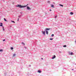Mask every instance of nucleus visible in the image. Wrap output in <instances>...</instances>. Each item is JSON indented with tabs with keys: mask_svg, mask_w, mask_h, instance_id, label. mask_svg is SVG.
Here are the masks:
<instances>
[{
	"mask_svg": "<svg viewBox=\"0 0 76 76\" xmlns=\"http://www.w3.org/2000/svg\"><path fill=\"white\" fill-rule=\"evenodd\" d=\"M27 6H28V5L25 6H22L21 5H18L16 6V7H19L20 8H23L25 7H26Z\"/></svg>",
	"mask_w": 76,
	"mask_h": 76,
	"instance_id": "nucleus-1",
	"label": "nucleus"
},
{
	"mask_svg": "<svg viewBox=\"0 0 76 76\" xmlns=\"http://www.w3.org/2000/svg\"><path fill=\"white\" fill-rule=\"evenodd\" d=\"M0 24L1 25H0V26H2V29H3V31H4L5 30L4 29V26H3V23H0Z\"/></svg>",
	"mask_w": 76,
	"mask_h": 76,
	"instance_id": "nucleus-2",
	"label": "nucleus"
},
{
	"mask_svg": "<svg viewBox=\"0 0 76 76\" xmlns=\"http://www.w3.org/2000/svg\"><path fill=\"white\" fill-rule=\"evenodd\" d=\"M27 10H31V8H30V7H29L28 6L27 7Z\"/></svg>",
	"mask_w": 76,
	"mask_h": 76,
	"instance_id": "nucleus-3",
	"label": "nucleus"
},
{
	"mask_svg": "<svg viewBox=\"0 0 76 76\" xmlns=\"http://www.w3.org/2000/svg\"><path fill=\"white\" fill-rule=\"evenodd\" d=\"M42 34H43L44 35H45V31H42Z\"/></svg>",
	"mask_w": 76,
	"mask_h": 76,
	"instance_id": "nucleus-4",
	"label": "nucleus"
},
{
	"mask_svg": "<svg viewBox=\"0 0 76 76\" xmlns=\"http://www.w3.org/2000/svg\"><path fill=\"white\" fill-rule=\"evenodd\" d=\"M50 29L49 28H47L45 29V31H48L49 30H50Z\"/></svg>",
	"mask_w": 76,
	"mask_h": 76,
	"instance_id": "nucleus-5",
	"label": "nucleus"
},
{
	"mask_svg": "<svg viewBox=\"0 0 76 76\" xmlns=\"http://www.w3.org/2000/svg\"><path fill=\"white\" fill-rule=\"evenodd\" d=\"M69 55H73V52H71V53H69Z\"/></svg>",
	"mask_w": 76,
	"mask_h": 76,
	"instance_id": "nucleus-6",
	"label": "nucleus"
},
{
	"mask_svg": "<svg viewBox=\"0 0 76 76\" xmlns=\"http://www.w3.org/2000/svg\"><path fill=\"white\" fill-rule=\"evenodd\" d=\"M56 56L54 55L53 56V57H52V59H54V58H56Z\"/></svg>",
	"mask_w": 76,
	"mask_h": 76,
	"instance_id": "nucleus-7",
	"label": "nucleus"
},
{
	"mask_svg": "<svg viewBox=\"0 0 76 76\" xmlns=\"http://www.w3.org/2000/svg\"><path fill=\"white\" fill-rule=\"evenodd\" d=\"M45 31L46 32V34L47 35H48V32L47 31H46L45 30Z\"/></svg>",
	"mask_w": 76,
	"mask_h": 76,
	"instance_id": "nucleus-8",
	"label": "nucleus"
},
{
	"mask_svg": "<svg viewBox=\"0 0 76 76\" xmlns=\"http://www.w3.org/2000/svg\"><path fill=\"white\" fill-rule=\"evenodd\" d=\"M38 73H41V71L40 70H38Z\"/></svg>",
	"mask_w": 76,
	"mask_h": 76,
	"instance_id": "nucleus-9",
	"label": "nucleus"
},
{
	"mask_svg": "<svg viewBox=\"0 0 76 76\" xmlns=\"http://www.w3.org/2000/svg\"><path fill=\"white\" fill-rule=\"evenodd\" d=\"M3 49H0V52H3Z\"/></svg>",
	"mask_w": 76,
	"mask_h": 76,
	"instance_id": "nucleus-10",
	"label": "nucleus"
},
{
	"mask_svg": "<svg viewBox=\"0 0 76 76\" xmlns=\"http://www.w3.org/2000/svg\"><path fill=\"white\" fill-rule=\"evenodd\" d=\"M70 15H73V13L72 12H71L70 13Z\"/></svg>",
	"mask_w": 76,
	"mask_h": 76,
	"instance_id": "nucleus-11",
	"label": "nucleus"
},
{
	"mask_svg": "<svg viewBox=\"0 0 76 76\" xmlns=\"http://www.w3.org/2000/svg\"><path fill=\"white\" fill-rule=\"evenodd\" d=\"M22 44L23 45H25V43H23V42H22Z\"/></svg>",
	"mask_w": 76,
	"mask_h": 76,
	"instance_id": "nucleus-12",
	"label": "nucleus"
},
{
	"mask_svg": "<svg viewBox=\"0 0 76 76\" xmlns=\"http://www.w3.org/2000/svg\"><path fill=\"white\" fill-rule=\"evenodd\" d=\"M59 6H61V7H63V5L61 4H60Z\"/></svg>",
	"mask_w": 76,
	"mask_h": 76,
	"instance_id": "nucleus-13",
	"label": "nucleus"
},
{
	"mask_svg": "<svg viewBox=\"0 0 76 76\" xmlns=\"http://www.w3.org/2000/svg\"><path fill=\"white\" fill-rule=\"evenodd\" d=\"M51 7H54V5H51Z\"/></svg>",
	"mask_w": 76,
	"mask_h": 76,
	"instance_id": "nucleus-14",
	"label": "nucleus"
},
{
	"mask_svg": "<svg viewBox=\"0 0 76 76\" xmlns=\"http://www.w3.org/2000/svg\"><path fill=\"white\" fill-rule=\"evenodd\" d=\"M11 48V50H13V48L12 47H11L10 48Z\"/></svg>",
	"mask_w": 76,
	"mask_h": 76,
	"instance_id": "nucleus-15",
	"label": "nucleus"
},
{
	"mask_svg": "<svg viewBox=\"0 0 76 76\" xmlns=\"http://www.w3.org/2000/svg\"><path fill=\"white\" fill-rule=\"evenodd\" d=\"M67 46L66 45H64L63 46V47H66Z\"/></svg>",
	"mask_w": 76,
	"mask_h": 76,
	"instance_id": "nucleus-16",
	"label": "nucleus"
},
{
	"mask_svg": "<svg viewBox=\"0 0 76 76\" xmlns=\"http://www.w3.org/2000/svg\"><path fill=\"white\" fill-rule=\"evenodd\" d=\"M11 22H13V23H15V21H14L11 20Z\"/></svg>",
	"mask_w": 76,
	"mask_h": 76,
	"instance_id": "nucleus-17",
	"label": "nucleus"
},
{
	"mask_svg": "<svg viewBox=\"0 0 76 76\" xmlns=\"http://www.w3.org/2000/svg\"><path fill=\"white\" fill-rule=\"evenodd\" d=\"M4 20L5 21H7V20L5 18H4Z\"/></svg>",
	"mask_w": 76,
	"mask_h": 76,
	"instance_id": "nucleus-18",
	"label": "nucleus"
},
{
	"mask_svg": "<svg viewBox=\"0 0 76 76\" xmlns=\"http://www.w3.org/2000/svg\"><path fill=\"white\" fill-rule=\"evenodd\" d=\"M18 17H19V18H21V15H20L19 16H18Z\"/></svg>",
	"mask_w": 76,
	"mask_h": 76,
	"instance_id": "nucleus-19",
	"label": "nucleus"
},
{
	"mask_svg": "<svg viewBox=\"0 0 76 76\" xmlns=\"http://www.w3.org/2000/svg\"><path fill=\"white\" fill-rule=\"evenodd\" d=\"M54 36V34H52L51 35V37H53Z\"/></svg>",
	"mask_w": 76,
	"mask_h": 76,
	"instance_id": "nucleus-20",
	"label": "nucleus"
},
{
	"mask_svg": "<svg viewBox=\"0 0 76 76\" xmlns=\"http://www.w3.org/2000/svg\"><path fill=\"white\" fill-rule=\"evenodd\" d=\"M53 38H50V40H53Z\"/></svg>",
	"mask_w": 76,
	"mask_h": 76,
	"instance_id": "nucleus-21",
	"label": "nucleus"
},
{
	"mask_svg": "<svg viewBox=\"0 0 76 76\" xmlns=\"http://www.w3.org/2000/svg\"><path fill=\"white\" fill-rule=\"evenodd\" d=\"M16 56L15 54H13V56Z\"/></svg>",
	"mask_w": 76,
	"mask_h": 76,
	"instance_id": "nucleus-22",
	"label": "nucleus"
},
{
	"mask_svg": "<svg viewBox=\"0 0 76 76\" xmlns=\"http://www.w3.org/2000/svg\"><path fill=\"white\" fill-rule=\"evenodd\" d=\"M6 40L5 39H3V41H5V40Z\"/></svg>",
	"mask_w": 76,
	"mask_h": 76,
	"instance_id": "nucleus-23",
	"label": "nucleus"
},
{
	"mask_svg": "<svg viewBox=\"0 0 76 76\" xmlns=\"http://www.w3.org/2000/svg\"><path fill=\"white\" fill-rule=\"evenodd\" d=\"M57 18V16H56L55 17V18Z\"/></svg>",
	"mask_w": 76,
	"mask_h": 76,
	"instance_id": "nucleus-24",
	"label": "nucleus"
},
{
	"mask_svg": "<svg viewBox=\"0 0 76 76\" xmlns=\"http://www.w3.org/2000/svg\"><path fill=\"white\" fill-rule=\"evenodd\" d=\"M50 1H48V3H50Z\"/></svg>",
	"mask_w": 76,
	"mask_h": 76,
	"instance_id": "nucleus-25",
	"label": "nucleus"
},
{
	"mask_svg": "<svg viewBox=\"0 0 76 76\" xmlns=\"http://www.w3.org/2000/svg\"><path fill=\"white\" fill-rule=\"evenodd\" d=\"M49 11H50V12H51V10H50Z\"/></svg>",
	"mask_w": 76,
	"mask_h": 76,
	"instance_id": "nucleus-26",
	"label": "nucleus"
},
{
	"mask_svg": "<svg viewBox=\"0 0 76 76\" xmlns=\"http://www.w3.org/2000/svg\"><path fill=\"white\" fill-rule=\"evenodd\" d=\"M19 18H18V21H19Z\"/></svg>",
	"mask_w": 76,
	"mask_h": 76,
	"instance_id": "nucleus-27",
	"label": "nucleus"
},
{
	"mask_svg": "<svg viewBox=\"0 0 76 76\" xmlns=\"http://www.w3.org/2000/svg\"><path fill=\"white\" fill-rule=\"evenodd\" d=\"M29 67H31V65H29Z\"/></svg>",
	"mask_w": 76,
	"mask_h": 76,
	"instance_id": "nucleus-28",
	"label": "nucleus"
},
{
	"mask_svg": "<svg viewBox=\"0 0 76 76\" xmlns=\"http://www.w3.org/2000/svg\"><path fill=\"white\" fill-rule=\"evenodd\" d=\"M41 59H42V60H43V58H41Z\"/></svg>",
	"mask_w": 76,
	"mask_h": 76,
	"instance_id": "nucleus-29",
	"label": "nucleus"
},
{
	"mask_svg": "<svg viewBox=\"0 0 76 76\" xmlns=\"http://www.w3.org/2000/svg\"><path fill=\"white\" fill-rule=\"evenodd\" d=\"M59 53H61V52L60 51V52H59Z\"/></svg>",
	"mask_w": 76,
	"mask_h": 76,
	"instance_id": "nucleus-30",
	"label": "nucleus"
},
{
	"mask_svg": "<svg viewBox=\"0 0 76 76\" xmlns=\"http://www.w3.org/2000/svg\"><path fill=\"white\" fill-rule=\"evenodd\" d=\"M25 48H26V47H24Z\"/></svg>",
	"mask_w": 76,
	"mask_h": 76,
	"instance_id": "nucleus-31",
	"label": "nucleus"
},
{
	"mask_svg": "<svg viewBox=\"0 0 76 76\" xmlns=\"http://www.w3.org/2000/svg\"><path fill=\"white\" fill-rule=\"evenodd\" d=\"M75 42L76 43V40L75 41Z\"/></svg>",
	"mask_w": 76,
	"mask_h": 76,
	"instance_id": "nucleus-32",
	"label": "nucleus"
},
{
	"mask_svg": "<svg viewBox=\"0 0 76 76\" xmlns=\"http://www.w3.org/2000/svg\"><path fill=\"white\" fill-rule=\"evenodd\" d=\"M72 70H73V69H72Z\"/></svg>",
	"mask_w": 76,
	"mask_h": 76,
	"instance_id": "nucleus-33",
	"label": "nucleus"
},
{
	"mask_svg": "<svg viewBox=\"0 0 76 76\" xmlns=\"http://www.w3.org/2000/svg\"><path fill=\"white\" fill-rule=\"evenodd\" d=\"M53 3H54V4H55V3L53 2Z\"/></svg>",
	"mask_w": 76,
	"mask_h": 76,
	"instance_id": "nucleus-34",
	"label": "nucleus"
},
{
	"mask_svg": "<svg viewBox=\"0 0 76 76\" xmlns=\"http://www.w3.org/2000/svg\"><path fill=\"white\" fill-rule=\"evenodd\" d=\"M10 27H12V26H10Z\"/></svg>",
	"mask_w": 76,
	"mask_h": 76,
	"instance_id": "nucleus-35",
	"label": "nucleus"
},
{
	"mask_svg": "<svg viewBox=\"0 0 76 76\" xmlns=\"http://www.w3.org/2000/svg\"><path fill=\"white\" fill-rule=\"evenodd\" d=\"M13 4H14V2L13 3Z\"/></svg>",
	"mask_w": 76,
	"mask_h": 76,
	"instance_id": "nucleus-36",
	"label": "nucleus"
},
{
	"mask_svg": "<svg viewBox=\"0 0 76 76\" xmlns=\"http://www.w3.org/2000/svg\"><path fill=\"white\" fill-rule=\"evenodd\" d=\"M20 13H21V12H20Z\"/></svg>",
	"mask_w": 76,
	"mask_h": 76,
	"instance_id": "nucleus-37",
	"label": "nucleus"
}]
</instances>
